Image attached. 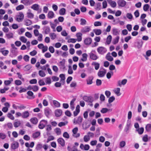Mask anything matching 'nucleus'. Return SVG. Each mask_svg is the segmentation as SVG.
Returning a JSON list of instances; mask_svg holds the SVG:
<instances>
[{
  "label": "nucleus",
  "mask_w": 151,
  "mask_h": 151,
  "mask_svg": "<svg viewBox=\"0 0 151 151\" xmlns=\"http://www.w3.org/2000/svg\"><path fill=\"white\" fill-rule=\"evenodd\" d=\"M136 131L138 132L140 134H142L144 132V129L143 127H141L136 129Z\"/></svg>",
  "instance_id": "41"
},
{
  "label": "nucleus",
  "mask_w": 151,
  "mask_h": 151,
  "mask_svg": "<svg viewBox=\"0 0 151 151\" xmlns=\"http://www.w3.org/2000/svg\"><path fill=\"white\" fill-rule=\"evenodd\" d=\"M83 100L87 102L92 103L93 101V98L91 97L85 96L83 97Z\"/></svg>",
  "instance_id": "6"
},
{
  "label": "nucleus",
  "mask_w": 151,
  "mask_h": 151,
  "mask_svg": "<svg viewBox=\"0 0 151 151\" xmlns=\"http://www.w3.org/2000/svg\"><path fill=\"white\" fill-rule=\"evenodd\" d=\"M24 24L27 26H28L31 25L32 23V21L29 19H25L24 21Z\"/></svg>",
  "instance_id": "18"
},
{
  "label": "nucleus",
  "mask_w": 151,
  "mask_h": 151,
  "mask_svg": "<svg viewBox=\"0 0 151 151\" xmlns=\"http://www.w3.org/2000/svg\"><path fill=\"white\" fill-rule=\"evenodd\" d=\"M93 77L92 76H90L87 79V84L90 85L91 84L93 83L92 80L93 79Z\"/></svg>",
  "instance_id": "19"
},
{
  "label": "nucleus",
  "mask_w": 151,
  "mask_h": 151,
  "mask_svg": "<svg viewBox=\"0 0 151 151\" xmlns=\"http://www.w3.org/2000/svg\"><path fill=\"white\" fill-rule=\"evenodd\" d=\"M19 146V143L17 141H14L11 144V148L12 149L14 150L17 149Z\"/></svg>",
  "instance_id": "7"
},
{
  "label": "nucleus",
  "mask_w": 151,
  "mask_h": 151,
  "mask_svg": "<svg viewBox=\"0 0 151 151\" xmlns=\"http://www.w3.org/2000/svg\"><path fill=\"white\" fill-rule=\"evenodd\" d=\"M54 16V14L52 11H49L47 14L48 17L49 19L52 18Z\"/></svg>",
  "instance_id": "30"
},
{
  "label": "nucleus",
  "mask_w": 151,
  "mask_h": 151,
  "mask_svg": "<svg viewBox=\"0 0 151 151\" xmlns=\"http://www.w3.org/2000/svg\"><path fill=\"white\" fill-rule=\"evenodd\" d=\"M38 73L40 76L43 77H44L46 75L45 73L42 70H39Z\"/></svg>",
  "instance_id": "50"
},
{
  "label": "nucleus",
  "mask_w": 151,
  "mask_h": 151,
  "mask_svg": "<svg viewBox=\"0 0 151 151\" xmlns=\"http://www.w3.org/2000/svg\"><path fill=\"white\" fill-rule=\"evenodd\" d=\"M54 105L57 107H59L60 106V104L58 101L56 100H54L53 102Z\"/></svg>",
  "instance_id": "43"
},
{
  "label": "nucleus",
  "mask_w": 151,
  "mask_h": 151,
  "mask_svg": "<svg viewBox=\"0 0 151 151\" xmlns=\"http://www.w3.org/2000/svg\"><path fill=\"white\" fill-rule=\"evenodd\" d=\"M51 110L49 108H46L45 109V113L46 116H48L51 112Z\"/></svg>",
  "instance_id": "40"
},
{
  "label": "nucleus",
  "mask_w": 151,
  "mask_h": 151,
  "mask_svg": "<svg viewBox=\"0 0 151 151\" xmlns=\"http://www.w3.org/2000/svg\"><path fill=\"white\" fill-rule=\"evenodd\" d=\"M77 39L74 38H70L68 39L67 41L68 43H75L76 42Z\"/></svg>",
  "instance_id": "55"
},
{
  "label": "nucleus",
  "mask_w": 151,
  "mask_h": 151,
  "mask_svg": "<svg viewBox=\"0 0 151 151\" xmlns=\"http://www.w3.org/2000/svg\"><path fill=\"white\" fill-rule=\"evenodd\" d=\"M9 80L5 81L4 82V83L6 85H8L10 84L13 81V79L12 78H9Z\"/></svg>",
  "instance_id": "42"
},
{
  "label": "nucleus",
  "mask_w": 151,
  "mask_h": 151,
  "mask_svg": "<svg viewBox=\"0 0 151 151\" xmlns=\"http://www.w3.org/2000/svg\"><path fill=\"white\" fill-rule=\"evenodd\" d=\"M4 48H2L0 50V52H1L2 54L4 56H6L9 53V51L7 50H4Z\"/></svg>",
  "instance_id": "25"
},
{
  "label": "nucleus",
  "mask_w": 151,
  "mask_h": 151,
  "mask_svg": "<svg viewBox=\"0 0 151 151\" xmlns=\"http://www.w3.org/2000/svg\"><path fill=\"white\" fill-rule=\"evenodd\" d=\"M31 8L34 10L37 11L39 9V6L37 4H35L31 6Z\"/></svg>",
  "instance_id": "36"
},
{
  "label": "nucleus",
  "mask_w": 151,
  "mask_h": 151,
  "mask_svg": "<svg viewBox=\"0 0 151 151\" xmlns=\"http://www.w3.org/2000/svg\"><path fill=\"white\" fill-rule=\"evenodd\" d=\"M73 73V70L72 69L71 66H69L68 67V73L69 74H71Z\"/></svg>",
  "instance_id": "62"
},
{
  "label": "nucleus",
  "mask_w": 151,
  "mask_h": 151,
  "mask_svg": "<svg viewBox=\"0 0 151 151\" xmlns=\"http://www.w3.org/2000/svg\"><path fill=\"white\" fill-rule=\"evenodd\" d=\"M117 4L119 6L124 7L126 4V2L124 0H119L117 1Z\"/></svg>",
  "instance_id": "8"
},
{
  "label": "nucleus",
  "mask_w": 151,
  "mask_h": 151,
  "mask_svg": "<svg viewBox=\"0 0 151 151\" xmlns=\"http://www.w3.org/2000/svg\"><path fill=\"white\" fill-rule=\"evenodd\" d=\"M80 106L79 105L77 106L76 107V111L73 112L74 116H76L80 112Z\"/></svg>",
  "instance_id": "17"
},
{
  "label": "nucleus",
  "mask_w": 151,
  "mask_h": 151,
  "mask_svg": "<svg viewBox=\"0 0 151 151\" xmlns=\"http://www.w3.org/2000/svg\"><path fill=\"white\" fill-rule=\"evenodd\" d=\"M67 123L68 122H60L58 124V126L60 127H61L62 126H65L67 124Z\"/></svg>",
  "instance_id": "61"
},
{
  "label": "nucleus",
  "mask_w": 151,
  "mask_h": 151,
  "mask_svg": "<svg viewBox=\"0 0 151 151\" xmlns=\"http://www.w3.org/2000/svg\"><path fill=\"white\" fill-rule=\"evenodd\" d=\"M19 40L23 42H26L27 39L24 36L21 37L19 38Z\"/></svg>",
  "instance_id": "56"
},
{
  "label": "nucleus",
  "mask_w": 151,
  "mask_h": 151,
  "mask_svg": "<svg viewBox=\"0 0 151 151\" xmlns=\"http://www.w3.org/2000/svg\"><path fill=\"white\" fill-rule=\"evenodd\" d=\"M112 39L111 36L109 35L108 36L106 39V43L107 44H109L111 41Z\"/></svg>",
  "instance_id": "54"
},
{
  "label": "nucleus",
  "mask_w": 151,
  "mask_h": 151,
  "mask_svg": "<svg viewBox=\"0 0 151 151\" xmlns=\"http://www.w3.org/2000/svg\"><path fill=\"white\" fill-rule=\"evenodd\" d=\"M91 28L90 27L86 26L82 28L81 32L83 33H85L86 32H89Z\"/></svg>",
  "instance_id": "10"
},
{
  "label": "nucleus",
  "mask_w": 151,
  "mask_h": 151,
  "mask_svg": "<svg viewBox=\"0 0 151 151\" xmlns=\"http://www.w3.org/2000/svg\"><path fill=\"white\" fill-rule=\"evenodd\" d=\"M81 22L80 24L82 25H84L86 24V20L83 18H81L80 20Z\"/></svg>",
  "instance_id": "46"
},
{
  "label": "nucleus",
  "mask_w": 151,
  "mask_h": 151,
  "mask_svg": "<svg viewBox=\"0 0 151 151\" xmlns=\"http://www.w3.org/2000/svg\"><path fill=\"white\" fill-rule=\"evenodd\" d=\"M55 116L57 117L60 116L62 113V111L61 110L58 109L56 110L55 111Z\"/></svg>",
  "instance_id": "20"
},
{
  "label": "nucleus",
  "mask_w": 151,
  "mask_h": 151,
  "mask_svg": "<svg viewBox=\"0 0 151 151\" xmlns=\"http://www.w3.org/2000/svg\"><path fill=\"white\" fill-rule=\"evenodd\" d=\"M6 137V134L3 133H0V138L4 139H5Z\"/></svg>",
  "instance_id": "59"
},
{
  "label": "nucleus",
  "mask_w": 151,
  "mask_h": 151,
  "mask_svg": "<svg viewBox=\"0 0 151 151\" xmlns=\"http://www.w3.org/2000/svg\"><path fill=\"white\" fill-rule=\"evenodd\" d=\"M24 6L23 5H20L17 6L16 8V9L17 11H19L24 9Z\"/></svg>",
  "instance_id": "44"
},
{
  "label": "nucleus",
  "mask_w": 151,
  "mask_h": 151,
  "mask_svg": "<svg viewBox=\"0 0 151 151\" xmlns=\"http://www.w3.org/2000/svg\"><path fill=\"white\" fill-rule=\"evenodd\" d=\"M21 124V123L20 121L15 122L14 123V126L16 128L17 127L20 125Z\"/></svg>",
  "instance_id": "53"
},
{
  "label": "nucleus",
  "mask_w": 151,
  "mask_h": 151,
  "mask_svg": "<svg viewBox=\"0 0 151 151\" xmlns=\"http://www.w3.org/2000/svg\"><path fill=\"white\" fill-rule=\"evenodd\" d=\"M76 100V99H73L70 101V108L72 110H73L75 108V107L74 106V102Z\"/></svg>",
  "instance_id": "29"
},
{
  "label": "nucleus",
  "mask_w": 151,
  "mask_h": 151,
  "mask_svg": "<svg viewBox=\"0 0 151 151\" xmlns=\"http://www.w3.org/2000/svg\"><path fill=\"white\" fill-rule=\"evenodd\" d=\"M65 59H63L62 61L59 62L58 65L60 66V68H62L64 69L65 68Z\"/></svg>",
  "instance_id": "9"
},
{
  "label": "nucleus",
  "mask_w": 151,
  "mask_h": 151,
  "mask_svg": "<svg viewBox=\"0 0 151 151\" xmlns=\"http://www.w3.org/2000/svg\"><path fill=\"white\" fill-rule=\"evenodd\" d=\"M66 10L65 8L61 9L59 12V14L61 15H64L65 14Z\"/></svg>",
  "instance_id": "33"
},
{
  "label": "nucleus",
  "mask_w": 151,
  "mask_h": 151,
  "mask_svg": "<svg viewBox=\"0 0 151 151\" xmlns=\"http://www.w3.org/2000/svg\"><path fill=\"white\" fill-rule=\"evenodd\" d=\"M107 1L111 7L114 8L116 7V4L115 1H112V0H107Z\"/></svg>",
  "instance_id": "14"
},
{
  "label": "nucleus",
  "mask_w": 151,
  "mask_h": 151,
  "mask_svg": "<svg viewBox=\"0 0 151 151\" xmlns=\"http://www.w3.org/2000/svg\"><path fill=\"white\" fill-rule=\"evenodd\" d=\"M111 111L112 110L106 108H103L100 111L103 114L109 111Z\"/></svg>",
  "instance_id": "45"
},
{
  "label": "nucleus",
  "mask_w": 151,
  "mask_h": 151,
  "mask_svg": "<svg viewBox=\"0 0 151 151\" xmlns=\"http://www.w3.org/2000/svg\"><path fill=\"white\" fill-rule=\"evenodd\" d=\"M52 130L51 127L50 125L49 124L47 125V127L46 130L47 131V135L50 134L49 132Z\"/></svg>",
  "instance_id": "37"
},
{
  "label": "nucleus",
  "mask_w": 151,
  "mask_h": 151,
  "mask_svg": "<svg viewBox=\"0 0 151 151\" xmlns=\"http://www.w3.org/2000/svg\"><path fill=\"white\" fill-rule=\"evenodd\" d=\"M125 145L126 143L124 141H121L119 144L120 148L123 147L125 146Z\"/></svg>",
  "instance_id": "63"
},
{
  "label": "nucleus",
  "mask_w": 151,
  "mask_h": 151,
  "mask_svg": "<svg viewBox=\"0 0 151 151\" xmlns=\"http://www.w3.org/2000/svg\"><path fill=\"white\" fill-rule=\"evenodd\" d=\"M24 18L23 14L22 12H20L19 15L16 16V20L19 22H21L23 21Z\"/></svg>",
  "instance_id": "3"
},
{
  "label": "nucleus",
  "mask_w": 151,
  "mask_h": 151,
  "mask_svg": "<svg viewBox=\"0 0 151 151\" xmlns=\"http://www.w3.org/2000/svg\"><path fill=\"white\" fill-rule=\"evenodd\" d=\"M44 29L45 31V34H48L50 32V29L49 27L46 26L44 27Z\"/></svg>",
  "instance_id": "31"
},
{
  "label": "nucleus",
  "mask_w": 151,
  "mask_h": 151,
  "mask_svg": "<svg viewBox=\"0 0 151 151\" xmlns=\"http://www.w3.org/2000/svg\"><path fill=\"white\" fill-rule=\"evenodd\" d=\"M82 58L81 60L82 61H86L87 60L88 55L86 53H84L82 55Z\"/></svg>",
  "instance_id": "27"
},
{
  "label": "nucleus",
  "mask_w": 151,
  "mask_h": 151,
  "mask_svg": "<svg viewBox=\"0 0 151 151\" xmlns=\"http://www.w3.org/2000/svg\"><path fill=\"white\" fill-rule=\"evenodd\" d=\"M3 127L4 129H6L7 127L9 129H12L13 128V125L11 123H8L7 124L3 125Z\"/></svg>",
  "instance_id": "16"
},
{
  "label": "nucleus",
  "mask_w": 151,
  "mask_h": 151,
  "mask_svg": "<svg viewBox=\"0 0 151 151\" xmlns=\"http://www.w3.org/2000/svg\"><path fill=\"white\" fill-rule=\"evenodd\" d=\"M30 122L34 124H36L38 122V119L36 117H33L31 118L30 120Z\"/></svg>",
  "instance_id": "26"
},
{
  "label": "nucleus",
  "mask_w": 151,
  "mask_h": 151,
  "mask_svg": "<svg viewBox=\"0 0 151 151\" xmlns=\"http://www.w3.org/2000/svg\"><path fill=\"white\" fill-rule=\"evenodd\" d=\"M47 123L48 122L47 121L45 120H42L40 122L38 125V127L40 129H42L47 125Z\"/></svg>",
  "instance_id": "2"
},
{
  "label": "nucleus",
  "mask_w": 151,
  "mask_h": 151,
  "mask_svg": "<svg viewBox=\"0 0 151 151\" xmlns=\"http://www.w3.org/2000/svg\"><path fill=\"white\" fill-rule=\"evenodd\" d=\"M106 73V70L104 69L103 70H100L98 73V75L99 77H104Z\"/></svg>",
  "instance_id": "13"
},
{
  "label": "nucleus",
  "mask_w": 151,
  "mask_h": 151,
  "mask_svg": "<svg viewBox=\"0 0 151 151\" xmlns=\"http://www.w3.org/2000/svg\"><path fill=\"white\" fill-rule=\"evenodd\" d=\"M106 58L108 60L111 61L113 60V58L111 56L110 52H108L106 55Z\"/></svg>",
  "instance_id": "22"
},
{
  "label": "nucleus",
  "mask_w": 151,
  "mask_h": 151,
  "mask_svg": "<svg viewBox=\"0 0 151 151\" xmlns=\"http://www.w3.org/2000/svg\"><path fill=\"white\" fill-rule=\"evenodd\" d=\"M6 36L8 39H10L13 37V34L11 32H9L6 34Z\"/></svg>",
  "instance_id": "35"
},
{
  "label": "nucleus",
  "mask_w": 151,
  "mask_h": 151,
  "mask_svg": "<svg viewBox=\"0 0 151 151\" xmlns=\"http://www.w3.org/2000/svg\"><path fill=\"white\" fill-rule=\"evenodd\" d=\"M92 65L94 66L96 70H98L99 68L100 64L98 63L94 62L92 63Z\"/></svg>",
  "instance_id": "28"
},
{
  "label": "nucleus",
  "mask_w": 151,
  "mask_h": 151,
  "mask_svg": "<svg viewBox=\"0 0 151 151\" xmlns=\"http://www.w3.org/2000/svg\"><path fill=\"white\" fill-rule=\"evenodd\" d=\"M49 36L52 40L55 39L57 37L56 34L54 33H51L49 34Z\"/></svg>",
  "instance_id": "38"
},
{
  "label": "nucleus",
  "mask_w": 151,
  "mask_h": 151,
  "mask_svg": "<svg viewBox=\"0 0 151 151\" xmlns=\"http://www.w3.org/2000/svg\"><path fill=\"white\" fill-rule=\"evenodd\" d=\"M21 3L26 6L31 4L30 0H22L21 1Z\"/></svg>",
  "instance_id": "23"
},
{
  "label": "nucleus",
  "mask_w": 151,
  "mask_h": 151,
  "mask_svg": "<svg viewBox=\"0 0 151 151\" xmlns=\"http://www.w3.org/2000/svg\"><path fill=\"white\" fill-rule=\"evenodd\" d=\"M80 147L82 150H88L89 149L90 147L88 145L86 144L85 145H84L83 144H81Z\"/></svg>",
  "instance_id": "11"
},
{
  "label": "nucleus",
  "mask_w": 151,
  "mask_h": 151,
  "mask_svg": "<svg viewBox=\"0 0 151 151\" xmlns=\"http://www.w3.org/2000/svg\"><path fill=\"white\" fill-rule=\"evenodd\" d=\"M137 47L138 48H139L142 46L143 44V42L142 41L138 42H137Z\"/></svg>",
  "instance_id": "57"
},
{
  "label": "nucleus",
  "mask_w": 151,
  "mask_h": 151,
  "mask_svg": "<svg viewBox=\"0 0 151 151\" xmlns=\"http://www.w3.org/2000/svg\"><path fill=\"white\" fill-rule=\"evenodd\" d=\"M82 34L81 32L77 33L76 34V36L77 38V40L78 42H80L82 40Z\"/></svg>",
  "instance_id": "24"
},
{
  "label": "nucleus",
  "mask_w": 151,
  "mask_h": 151,
  "mask_svg": "<svg viewBox=\"0 0 151 151\" xmlns=\"http://www.w3.org/2000/svg\"><path fill=\"white\" fill-rule=\"evenodd\" d=\"M145 129L147 131H150L151 130V124H147L146 126Z\"/></svg>",
  "instance_id": "52"
},
{
  "label": "nucleus",
  "mask_w": 151,
  "mask_h": 151,
  "mask_svg": "<svg viewBox=\"0 0 151 151\" xmlns=\"http://www.w3.org/2000/svg\"><path fill=\"white\" fill-rule=\"evenodd\" d=\"M32 68L30 65H27L24 67V70L27 71L29 70Z\"/></svg>",
  "instance_id": "58"
},
{
  "label": "nucleus",
  "mask_w": 151,
  "mask_h": 151,
  "mask_svg": "<svg viewBox=\"0 0 151 151\" xmlns=\"http://www.w3.org/2000/svg\"><path fill=\"white\" fill-rule=\"evenodd\" d=\"M95 52V50H92L90 53H89L90 58L94 60H96L99 58L98 56L93 53V52Z\"/></svg>",
  "instance_id": "4"
},
{
  "label": "nucleus",
  "mask_w": 151,
  "mask_h": 151,
  "mask_svg": "<svg viewBox=\"0 0 151 151\" xmlns=\"http://www.w3.org/2000/svg\"><path fill=\"white\" fill-rule=\"evenodd\" d=\"M55 131L57 135H60L61 134V129L59 128H57L55 129Z\"/></svg>",
  "instance_id": "49"
},
{
  "label": "nucleus",
  "mask_w": 151,
  "mask_h": 151,
  "mask_svg": "<svg viewBox=\"0 0 151 151\" xmlns=\"http://www.w3.org/2000/svg\"><path fill=\"white\" fill-rule=\"evenodd\" d=\"M93 32H95L96 35H99L101 33V31L100 29H94Z\"/></svg>",
  "instance_id": "39"
},
{
  "label": "nucleus",
  "mask_w": 151,
  "mask_h": 151,
  "mask_svg": "<svg viewBox=\"0 0 151 151\" xmlns=\"http://www.w3.org/2000/svg\"><path fill=\"white\" fill-rule=\"evenodd\" d=\"M97 51L99 54L103 55L106 52L107 50L104 47L100 46L97 48Z\"/></svg>",
  "instance_id": "1"
},
{
  "label": "nucleus",
  "mask_w": 151,
  "mask_h": 151,
  "mask_svg": "<svg viewBox=\"0 0 151 151\" xmlns=\"http://www.w3.org/2000/svg\"><path fill=\"white\" fill-rule=\"evenodd\" d=\"M120 88H117L114 91V92L118 96L121 95V93H120Z\"/></svg>",
  "instance_id": "32"
},
{
  "label": "nucleus",
  "mask_w": 151,
  "mask_h": 151,
  "mask_svg": "<svg viewBox=\"0 0 151 151\" xmlns=\"http://www.w3.org/2000/svg\"><path fill=\"white\" fill-rule=\"evenodd\" d=\"M115 99V98L114 96H112L110 97L108 100V102L109 103H111L114 101Z\"/></svg>",
  "instance_id": "64"
},
{
  "label": "nucleus",
  "mask_w": 151,
  "mask_h": 151,
  "mask_svg": "<svg viewBox=\"0 0 151 151\" xmlns=\"http://www.w3.org/2000/svg\"><path fill=\"white\" fill-rule=\"evenodd\" d=\"M59 77L61 78L60 81L64 82L65 79V75L63 74H60L59 76Z\"/></svg>",
  "instance_id": "51"
},
{
  "label": "nucleus",
  "mask_w": 151,
  "mask_h": 151,
  "mask_svg": "<svg viewBox=\"0 0 151 151\" xmlns=\"http://www.w3.org/2000/svg\"><path fill=\"white\" fill-rule=\"evenodd\" d=\"M27 94L28 96H32L33 99L35 98V96H33V93L32 91H28L27 93Z\"/></svg>",
  "instance_id": "60"
},
{
  "label": "nucleus",
  "mask_w": 151,
  "mask_h": 151,
  "mask_svg": "<svg viewBox=\"0 0 151 151\" xmlns=\"http://www.w3.org/2000/svg\"><path fill=\"white\" fill-rule=\"evenodd\" d=\"M82 118L81 116H79L77 119L75 118L73 121L74 124H78L80 125L81 124L82 122Z\"/></svg>",
  "instance_id": "5"
},
{
  "label": "nucleus",
  "mask_w": 151,
  "mask_h": 151,
  "mask_svg": "<svg viewBox=\"0 0 151 151\" xmlns=\"http://www.w3.org/2000/svg\"><path fill=\"white\" fill-rule=\"evenodd\" d=\"M30 114L28 111H25L22 113V118L23 119H26L28 118Z\"/></svg>",
  "instance_id": "12"
},
{
  "label": "nucleus",
  "mask_w": 151,
  "mask_h": 151,
  "mask_svg": "<svg viewBox=\"0 0 151 151\" xmlns=\"http://www.w3.org/2000/svg\"><path fill=\"white\" fill-rule=\"evenodd\" d=\"M27 17L28 18L32 19L34 17V15L33 14L30 12H28L27 13Z\"/></svg>",
  "instance_id": "48"
},
{
  "label": "nucleus",
  "mask_w": 151,
  "mask_h": 151,
  "mask_svg": "<svg viewBox=\"0 0 151 151\" xmlns=\"http://www.w3.org/2000/svg\"><path fill=\"white\" fill-rule=\"evenodd\" d=\"M90 139V137L89 135H86L83 137V140L84 142H87Z\"/></svg>",
  "instance_id": "47"
},
{
  "label": "nucleus",
  "mask_w": 151,
  "mask_h": 151,
  "mask_svg": "<svg viewBox=\"0 0 151 151\" xmlns=\"http://www.w3.org/2000/svg\"><path fill=\"white\" fill-rule=\"evenodd\" d=\"M58 142L61 146L63 147L65 145V142L64 139L62 138H59L57 140Z\"/></svg>",
  "instance_id": "15"
},
{
  "label": "nucleus",
  "mask_w": 151,
  "mask_h": 151,
  "mask_svg": "<svg viewBox=\"0 0 151 151\" xmlns=\"http://www.w3.org/2000/svg\"><path fill=\"white\" fill-rule=\"evenodd\" d=\"M92 42L91 39L90 38H86L84 41L85 44L88 45L91 44Z\"/></svg>",
  "instance_id": "21"
},
{
  "label": "nucleus",
  "mask_w": 151,
  "mask_h": 151,
  "mask_svg": "<svg viewBox=\"0 0 151 151\" xmlns=\"http://www.w3.org/2000/svg\"><path fill=\"white\" fill-rule=\"evenodd\" d=\"M40 133L39 132H34L32 134V137L34 138H36L38 137L40 135Z\"/></svg>",
  "instance_id": "34"
}]
</instances>
